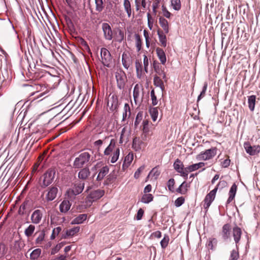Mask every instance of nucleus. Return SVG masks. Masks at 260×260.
I'll list each match as a JSON object with an SVG mask.
<instances>
[{"instance_id":"1","label":"nucleus","mask_w":260,"mask_h":260,"mask_svg":"<svg viewBox=\"0 0 260 260\" xmlns=\"http://www.w3.org/2000/svg\"><path fill=\"white\" fill-rule=\"evenodd\" d=\"M92 161L91 154L88 152H82L75 158L73 164V167L78 169L87 167L91 165Z\"/></svg>"},{"instance_id":"2","label":"nucleus","mask_w":260,"mask_h":260,"mask_svg":"<svg viewBox=\"0 0 260 260\" xmlns=\"http://www.w3.org/2000/svg\"><path fill=\"white\" fill-rule=\"evenodd\" d=\"M150 58L146 54L143 55V64L141 59H136L135 61V68L137 77L138 79L143 78L146 73H148V66Z\"/></svg>"},{"instance_id":"3","label":"nucleus","mask_w":260,"mask_h":260,"mask_svg":"<svg viewBox=\"0 0 260 260\" xmlns=\"http://www.w3.org/2000/svg\"><path fill=\"white\" fill-rule=\"evenodd\" d=\"M84 182L82 181H76L73 186L67 191L68 198L71 200L75 199L77 195L82 192L84 188Z\"/></svg>"},{"instance_id":"4","label":"nucleus","mask_w":260,"mask_h":260,"mask_svg":"<svg viewBox=\"0 0 260 260\" xmlns=\"http://www.w3.org/2000/svg\"><path fill=\"white\" fill-rule=\"evenodd\" d=\"M55 171L54 169H48L42 176L40 181V186L42 188H45L49 185L54 180Z\"/></svg>"},{"instance_id":"5","label":"nucleus","mask_w":260,"mask_h":260,"mask_svg":"<svg viewBox=\"0 0 260 260\" xmlns=\"http://www.w3.org/2000/svg\"><path fill=\"white\" fill-rule=\"evenodd\" d=\"M104 191L101 189L90 191V193L85 199V206L86 207H90L93 202L102 198L104 196Z\"/></svg>"},{"instance_id":"6","label":"nucleus","mask_w":260,"mask_h":260,"mask_svg":"<svg viewBox=\"0 0 260 260\" xmlns=\"http://www.w3.org/2000/svg\"><path fill=\"white\" fill-rule=\"evenodd\" d=\"M217 148L215 147L201 152L197 155V159L199 160H209L213 159L216 155Z\"/></svg>"},{"instance_id":"7","label":"nucleus","mask_w":260,"mask_h":260,"mask_svg":"<svg viewBox=\"0 0 260 260\" xmlns=\"http://www.w3.org/2000/svg\"><path fill=\"white\" fill-rule=\"evenodd\" d=\"M101 61L102 64L107 67L110 68L112 65V57L109 51L106 48L101 49Z\"/></svg>"},{"instance_id":"8","label":"nucleus","mask_w":260,"mask_h":260,"mask_svg":"<svg viewBox=\"0 0 260 260\" xmlns=\"http://www.w3.org/2000/svg\"><path fill=\"white\" fill-rule=\"evenodd\" d=\"M115 78L117 87L119 89H124L127 81L125 73L121 69H118L115 72Z\"/></svg>"},{"instance_id":"9","label":"nucleus","mask_w":260,"mask_h":260,"mask_svg":"<svg viewBox=\"0 0 260 260\" xmlns=\"http://www.w3.org/2000/svg\"><path fill=\"white\" fill-rule=\"evenodd\" d=\"M122 64L124 69L128 70L133 64V58L129 52H124L121 57Z\"/></svg>"},{"instance_id":"10","label":"nucleus","mask_w":260,"mask_h":260,"mask_svg":"<svg viewBox=\"0 0 260 260\" xmlns=\"http://www.w3.org/2000/svg\"><path fill=\"white\" fill-rule=\"evenodd\" d=\"M216 192V189H213L206 196L203 201V206L205 209H208L210 206L215 198Z\"/></svg>"},{"instance_id":"11","label":"nucleus","mask_w":260,"mask_h":260,"mask_svg":"<svg viewBox=\"0 0 260 260\" xmlns=\"http://www.w3.org/2000/svg\"><path fill=\"white\" fill-rule=\"evenodd\" d=\"M44 212L45 210L44 209L35 210L30 217L31 222L34 224H39L42 219Z\"/></svg>"},{"instance_id":"12","label":"nucleus","mask_w":260,"mask_h":260,"mask_svg":"<svg viewBox=\"0 0 260 260\" xmlns=\"http://www.w3.org/2000/svg\"><path fill=\"white\" fill-rule=\"evenodd\" d=\"M102 28L105 39L111 41L113 39V34L110 25L107 23H103L102 25Z\"/></svg>"},{"instance_id":"13","label":"nucleus","mask_w":260,"mask_h":260,"mask_svg":"<svg viewBox=\"0 0 260 260\" xmlns=\"http://www.w3.org/2000/svg\"><path fill=\"white\" fill-rule=\"evenodd\" d=\"M153 68L156 74L155 76H162V78L167 81L166 74L162 66L156 60L153 62Z\"/></svg>"},{"instance_id":"14","label":"nucleus","mask_w":260,"mask_h":260,"mask_svg":"<svg viewBox=\"0 0 260 260\" xmlns=\"http://www.w3.org/2000/svg\"><path fill=\"white\" fill-rule=\"evenodd\" d=\"M244 147L246 152L251 155H255L260 152L259 145L251 146L249 143H245Z\"/></svg>"},{"instance_id":"15","label":"nucleus","mask_w":260,"mask_h":260,"mask_svg":"<svg viewBox=\"0 0 260 260\" xmlns=\"http://www.w3.org/2000/svg\"><path fill=\"white\" fill-rule=\"evenodd\" d=\"M143 90L142 86L138 84L135 85L133 90V96L136 104L142 101V98L140 97L141 91Z\"/></svg>"},{"instance_id":"16","label":"nucleus","mask_w":260,"mask_h":260,"mask_svg":"<svg viewBox=\"0 0 260 260\" xmlns=\"http://www.w3.org/2000/svg\"><path fill=\"white\" fill-rule=\"evenodd\" d=\"M231 229V225L229 223L223 225L220 234L224 241H226L230 238Z\"/></svg>"},{"instance_id":"17","label":"nucleus","mask_w":260,"mask_h":260,"mask_svg":"<svg viewBox=\"0 0 260 260\" xmlns=\"http://www.w3.org/2000/svg\"><path fill=\"white\" fill-rule=\"evenodd\" d=\"M58 189L55 186H52L48 190V192L46 196V199L47 201H52L56 198L58 193Z\"/></svg>"},{"instance_id":"18","label":"nucleus","mask_w":260,"mask_h":260,"mask_svg":"<svg viewBox=\"0 0 260 260\" xmlns=\"http://www.w3.org/2000/svg\"><path fill=\"white\" fill-rule=\"evenodd\" d=\"M232 235L236 246H238V244L240 241L242 235V230L241 228L238 227L237 225L234 226L233 228Z\"/></svg>"},{"instance_id":"19","label":"nucleus","mask_w":260,"mask_h":260,"mask_svg":"<svg viewBox=\"0 0 260 260\" xmlns=\"http://www.w3.org/2000/svg\"><path fill=\"white\" fill-rule=\"evenodd\" d=\"M80 229L79 226H76L69 230H66L65 231H63L64 233L62 234V238L67 239L68 237L74 236L79 232Z\"/></svg>"},{"instance_id":"20","label":"nucleus","mask_w":260,"mask_h":260,"mask_svg":"<svg viewBox=\"0 0 260 260\" xmlns=\"http://www.w3.org/2000/svg\"><path fill=\"white\" fill-rule=\"evenodd\" d=\"M31 201L28 199H26L23 203L20 205L18 213L19 215H23L27 209L30 208Z\"/></svg>"},{"instance_id":"21","label":"nucleus","mask_w":260,"mask_h":260,"mask_svg":"<svg viewBox=\"0 0 260 260\" xmlns=\"http://www.w3.org/2000/svg\"><path fill=\"white\" fill-rule=\"evenodd\" d=\"M72 204L67 200H64L59 205V211L62 214L67 213L70 209Z\"/></svg>"},{"instance_id":"22","label":"nucleus","mask_w":260,"mask_h":260,"mask_svg":"<svg viewBox=\"0 0 260 260\" xmlns=\"http://www.w3.org/2000/svg\"><path fill=\"white\" fill-rule=\"evenodd\" d=\"M117 143V139H112L110 140V144L107 147V148L105 149L104 153L105 155H110L112 152L113 151L114 149L116 147V145Z\"/></svg>"},{"instance_id":"23","label":"nucleus","mask_w":260,"mask_h":260,"mask_svg":"<svg viewBox=\"0 0 260 260\" xmlns=\"http://www.w3.org/2000/svg\"><path fill=\"white\" fill-rule=\"evenodd\" d=\"M237 190V186L235 183H234L231 186L229 195V197L226 201V205L229 204L235 198Z\"/></svg>"},{"instance_id":"24","label":"nucleus","mask_w":260,"mask_h":260,"mask_svg":"<svg viewBox=\"0 0 260 260\" xmlns=\"http://www.w3.org/2000/svg\"><path fill=\"white\" fill-rule=\"evenodd\" d=\"M90 172L88 167H83L78 173V177L82 180H86L90 175Z\"/></svg>"},{"instance_id":"25","label":"nucleus","mask_w":260,"mask_h":260,"mask_svg":"<svg viewBox=\"0 0 260 260\" xmlns=\"http://www.w3.org/2000/svg\"><path fill=\"white\" fill-rule=\"evenodd\" d=\"M190 187V183H188L184 181L176 190V192L181 194H185L188 191V188Z\"/></svg>"},{"instance_id":"26","label":"nucleus","mask_w":260,"mask_h":260,"mask_svg":"<svg viewBox=\"0 0 260 260\" xmlns=\"http://www.w3.org/2000/svg\"><path fill=\"white\" fill-rule=\"evenodd\" d=\"M143 135H142V139L143 140H146L147 137L149 135V133L150 132V128L149 127V121L147 120H144L143 122Z\"/></svg>"},{"instance_id":"27","label":"nucleus","mask_w":260,"mask_h":260,"mask_svg":"<svg viewBox=\"0 0 260 260\" xmlns=\"http://www.w3.org/2000/svg\"><path fill=\"white\" fill-rule=\"evenodd\" d=\"M109 168L107 166H104L100 170L96 178L98 181H101L104 179L105 176L109 173Z\"/></svg>"},{"instance_id":"28","label":"nucleus","mask_w":260,"mask_h":260,"mask_svg":"<svg viewBox=\"0 0 260 260\" xmlns=\"http://www.w3.org/2000/svg\"><path fill=\"white\" fill-rule=\"evenodd\" d=\"M162 79V76H154L153 79L154 85L155 86L160 87L161 91H163L165 89V86Z\"/></svg>"},{"instance_id":"29","label":"nucleus","mask_w":260,"mask_h":260,"mask_svg":"<svg viewBox=\"0 0 260 260\" xmlns=\"http://www.w3.org/2000/svg\"><path fill=\"white\" fill-rule=\"evenodd\" d=\"M173 166L174 169L181 176L184 169L183 162L178 158L174 162Z\"/></svg>"},{"instance_id":"30","label":"nucleus","mask_w":260,"mask_h":260,"mask_svg":"<svg viewBox=\"0 0 260 260\" xmlns=\"http://www.w3.org/2000/svg\"><path fill=\"white\" fill-rule=\"evenodd\" d=\"M156 52L161 63L164 64L166 62V56L164 51L161 48H157Z\"/></svg>"},{"instance_id":"31","label":"nucleus","mask_w":260,"mask_h":260,"mask_svg":"<svg viewBox=\"0 0 260 260\" xmlns=\"http://www.w3.org/2000/svg\"><path fill=\"white\" fill-rule=\"evenodd\" d=\"M87 215L86 214H81L77 216L72 221L73 224H81L86 220Z\"/></svg>"},{"instance_id":"32","label":"nucleus","mask_w":260,"mask_h":260,"mask_svg":"<svg viewBox=\"0 0 260 260\" xmlns=\"http://www.w3.org/2000/svg\"><path fill=\"white\" fill-rule=\"evenodd\" d=\"M159 22L165 33L168 34L169 31L168 21L164 17H160L159 19Z\"/></svg>"},{"instance_id":"33","label":"nucleus","mask_w":260,"mask_h":260,"mask_svg":"<svg viewBox=\"0 0 260 260\" xmlns=\"http://www.w3.org/2000/svg\"><path fill=\"white\" fill-rule=\"evenodd\" d=\"M256 102V96L254 95H250L248 97V107L251 111H253L255 108Z\"/></svg>"},{"instance_id":"34","label":"nucleus","mask_w":260,"mask_h":260,"mask_svg":"<svg viewBox=\"0 0 260 260\" xmlns=\"http://www.w3.org/2000/svg\"><path fill=\"white\" fill-rule=\"evenodd\" d=\"M136 10H145L147 7L146 0H135Z\"/></svg>"},{"instance_id":"35","label":"nucleus","mask_w":260,"mask_h":260,"mask_svg":"<svg viewBox=\"0 0 260 260\" xmlns=\"http://www.w3.org/2000/svg\"><path fill=\"white\" fill-rule=\"evenodd\" d=\"M157 34L159 38V40L161 43V45L165 47L167 46V38L166 36L164 34L162 30H158Z\"/></svg>"},{"instance_id":"36","label":"nucleus","mask_w":260,"mask_h":260,"mask_svg":"<svg viewBox=\"0 0 260 260\" xmlns=\"http://www.w3.org/2000/svg\"><path fill=\"white\" fill-rule=\"evenodd\" d=\"M239 258V246H236L235 249H233L230 253L229 260H238Z\"/></svg>"},{"instance_id":"37","label":"nucleus","mask_w":260,"mask_h":260,"mask_svg":"<svg viewBox=\"0 0 260 260\" xmlns=\"http://www.w3.org/2000/svg\"><path fill=\"white\" fill-rule=\"evenodd\" d=\"M124 112L123 113V120H125L128 118L131 114V108L128 104L126 103L124 107Z\"/></svg>"},{"instance_id":"38","label":"nucleus","mask_w":260,"mask_h":260,"mask_svg":"<svg viewBox=\"0 0 260 260\" xmlns=\"http://www.w3.org/2000/svg\"><path fill=\"white\" fill-rule=\"evenodd\" d=\"M123 6L125 12H126L128 17L131 16L132 9L131 4L129 0H124Z\"/></svg>"},{"instance_id":"39","label":"nucleus","mask_w":260,"mask_h":260,"mask_svg":"<svg viewBox=\"0 0 260 260\" xmlns=\"http://www.w3.org/2000/svg\"><path fill=\"white\" fill-rule=\"evenodd\" d=\"M134 159V154L132 152L129 153L124 158L123 166H126L128 167Z\"/></svg>"},{"instance_id":"40","label":"nucleus","mask_w":260,"mask_h":260,"mask_svg":"<svg viewBox=\"0 0 260 260\" xmlns=\"http://www.w3.org/2000/svg\"><path fill=\"white\" fill-rule=\"evenodd\" d=\"M41 253V249L37 248L34 250L30 254V258L32 260L37 259Z\"/></svg>"},{"instance_id":"41","label":"nucleus","mask_w":260,"mask_h":260,"mask_svg":"<svg viewBox=\"0 0 260 260\" xmlns=\"http://www.w3.org/2000/svg\"><path fill=\"white\" fill-rule=\"evenodd\" d=\"M135 38L136 40V46L138 51H139L142 48V41L140 36L138 34H135Z\"/></svg>"},{"instance_id":"42","label":"nucleus","mask_w":260,"mask_h":260,"mask_svg":"<svg viewBox=\"0 0 260 260\" xmlns=\"http://www.w3.org/2000/svg\"><path fill=\"white\" fill-rule=\"evenodd\" d=\"M35 230V225L32 224H30L25 230L24 231L25 235L27 237H29L32 236L33 234L34 231Z\"/></svg>"},{"instance_id":"43","label":"nucleus","mask_w":260,"mask_h":260,"mask_svg":"<svg viewBox=\"0 0 260 260\" xmlns=\"http://www.w3.org/2000/svg\"><path fill=\"white\" fill-rule=\"evenodd\" d=\"M153 197L152 194L145 193L141 199V201L144 203L147 204L151 202L153 200Z\"/></svg>"},{"instance_id":"44","label":"nucleus","mask_w":260,"mask_h":260,"mask_svg":"<svg viewBox=\"0 0 260 260\" xmlns=\"http://www.w3.org/2000/svg\"><path fill=\"white\" fill-rule=\"evenodd\" d=\"M141 142L139 140L138 138H137V137L134 138L133 139L132 144L133 148L135 149L136 151L139 150L140 149H141Z\"/></svg>"},{"instance_id":"45","label":"nucleus","mask_w":260,"mask_h":260,"mask_svg":"<svg viewBox=\"0 0 260 260\" xmlns=\"http://www.w3.org/2000/svg\"><path fill=\"white\" fill-rule=\"evenodd\" d=\"M159 175L160 172L158 171V169L156 168H154L149 173L147 176V178H149L150 177H154V179H156Z\"/></svg>"},{"instance_id":"46","label":"nucleus","mask_w":260,"mask_h":260,"mask_svg":"<svg viewBox=\"0 0 260 260\" xmlns=\"http://www.w3.org/2000/svg\"><path fill=\"white\" fill-rule=\"evenodd\" d=\"M120 154V149L119 147L116 148L114 150L113 155L111 159V162L112 163L115 162L118 159L119 156Z\"/></svg>"},{"instance_id":"47","label":"nucleus","mask_w":260,"mask_h":260,"mask_svg":"<svg viewBox=\"0 0 260 260\" xmlns=\"http://www.w3.org/2000/svg\"><path fill=\"white\" fill-rule=\"evenodd\" d=\"M169 241V236L168 235H165L163 239L160 241V245L162 249H165L168 246Z\"/></svg>"},{"instance_id":"48","label":"nucleus","mask_w":260,"mask_h":260,"mask_svg":"<svg viewBox=\"0 0 260 260\" xmlns=\"http://www.w3.org/2000/svg\"><path fill=\"white\" fill-rule=\"evenodd\" d=\"M171 5L174 10L179 11L181 7V1L180 0H171Z\"/></svg>"},{"instance_id":"49","label":"nucleus","mask_w":260,"mask_h":260,"mask_svg":"<svg viewBox=\"0 0 260 260\" xmlns=\"http://www.w3.org/2000/svg\"><path fill=\"white\" fill-rule=\"evenodd\" d=\"M96 5L95 10L99 12H101L104 9V2L103 0H95Z\"/></svg>"},{"instance_id":"50","label":"nucleus","mask_w":260,"mask_h":260,"mask_svg":"<svg viewBox=\"0 0 260 260\" xmlns=\"http://www.w3.org/2000/svg\"><path fill=\"white\" fill-rule=\"evenodd\" d=\"M205 164L204 162H200L197 164H194L191 165L189 166L190 167L191 171H192V172H193V171L198 170L200 168L203 167L204 166H205Z\"/></svg>"},{"instance_id":"51","label":"nucleus","mask_w":260,"mask_h":260,"mask_svg":"<svg viewBox=\"0 0 260 260\" xmlns=\"http://www.w3.org/2000/svg\"><path fill=\"white\" fill-rule=\"evenodd\" d=\"M175 183V180L173 178H171L167 182V186L168 187V189L171 192H174V185Z\"/></svg>"},{"instance_id":"52","label":"nucleus","mask_w":260,"mask_h":260,"mask_svg":"<svg viewBox=\"0 0 260 260\" xmlns=\"http://www.w3.org/2000/svg\"><path fill=\"white\" fill-rule=\"evenodd\" d=\"M207 83H205L202 89V91H201V93L198 97V102L205 96L206 92L207 89Z\"/></svg>"},{"instance_id":"53","label":"nucleus","mask_w":260,"mask_h":260,"mask_svg":"<svg viewBox=\"0 0 260 260\" xmlns=\"http://www.w3.org/2000/svg\"><path fill=\"white\" fill-rule=\"evenodd\" d=\"M151 118L153 121H155L158 116V110L156 108H153L150 110Z\"/></svg>"},{"instance_id":"54","label":"nucleus","mask_w":260,"mask_h":260,"mask_svg":"<svg viewBox=\"0 0 260 260\" xmlns=\"http://www.w3.org/2000/svg\"><path fill=\"white\" fill-rule=\"evenodd\" d=\"M61 231V228L60 226H58L56 228H54L52 234L51 235V239L52 240L54 239L56 236H57L59 233Z\"/></svg>"},{"instance_id":"55","label":"nucleus","mask_w":260,"mask_h":260,"mask_svg":"<svg viewBox=\"0 0 260 260\" xmlns=\"http://www.w3.org/2000/svg\"><path fill=\"white\" fill-rule=\"evenodd\" d=\"M217 240L216 238H212L208 241V246L212 250L217 245Z\"/></svg>"},{"instance_id":"56","label":"nucleus","mask_w":260,"mask_h":260,"mask_svg":"<svg viewBox=\"0 0 260 260\" xmlns=\"http://www.w3.org/2000/svg\"><path fill=\"white\" fill-rule=\"evenodd\" d=\"M45 237V233L44 232L42 231L38 238L36 240V244L37 245H39L42 244V242L43 241Z\"/></svg>"},{"instance_id":"57","label":"nucleus","mask_w":260,"mask_h":260,"mask_svg":"<svg viewBox=\"0 0 260 260\" xmlns=\"http://www.w3.org/2000/svg\"><path fill=\"white\" fill-rule=\"evenodd\" d=\"M228 185V183L225 180H220L218 183L217 184V185L215 186L214 189H216V191H217L218 189L219 188L220 189L225 187Z\"/></svg>"},{"instance_id":"58","label":"nucleus","mask_w":260,"mask_h":260,"mask_svg":"<svg viewBox=\"0 0 260 260\" xmlns=\"http://www.w3.org/2000/svg\"><path fill=\"white\" fill-rule=\"evenodd\" d=\"M185 202V198L183 197H180L178 198L175 201V205L177 207H179L181 206L182 204H184Z\"/></svg>"},{"instance_id":"59","label":"nucleus","mask_w":260,"mask_h":260,"mask_svg":"<svg viewBox=\"0 0 260 260\" xmlns=\"http://www.w3.org/2000/svg\"><path fill=\"white\" fill-rule=\"evenodd\" d=\"M63 244L62 243L57 244L54 248H53L51 251V254L54 255L58 251L60 250V249L63 246Z\"/></svg>"},{"instance_id":"60","label":"nucleus","mask_w":260,"mask_h":260,"mask_svg":"<svg viewBox=\"0 0 260 260\" xmlns=\"http://www.w3.org/2000/svg\"><path fill=\"white\" fill-rule=\"evenodd\" d=\"M145 166L144 165H143L139 167L134 174L135 178L138 179L140 176L141 173L145 169Z\"/></svg>"},{"instance_id":"61","label":"nucleus","mask_w":260,"mask_h":260,"mask_svg":"<svg viewBox=\"0 0 260 260\" xmlns=\"http://www.w3.org/2000/svg\"><path fill=\"white\" fill-rule=\"evenodd\" d=\"M79 42L80 43V45L84 47V48L88 51H90L89 47L87 44V43L86 41H85L83 38H80L79 40Z\"/></svg>"},{"instance_id":"62","label":"nucleus","mask_w":260,"mask_h":260,"mask_svg":"<svg viewBox=\"0 0 260 260\" xmlns=\"http://www.w3.org/2000/svg\"><path fill=\"white\" fill-rule=\"evenodd\" d=\"M190 172H192V171H191V169L189 166L186 168L184 167L183 171L181 176L184 177L185 179H186L187 178L188 173Z\"/></svg>"},{"instance_id":"63","label":"nucleus","mask_w":260,"mask_h":260,"mask_svg":"<svg viewBox=\"0 0 260 260\" xmlns=\"http://www.w3.org/2000/svg\"><path fill=\"white\" fill-rule=\"evenodd\" d=\"M162 13L163 16L167 18H170L172 15V14L168 11L164 5L162 6Z\"/></svg>"},{"instance_id":"64","label":"nucleus","mask_w":260,"mask_h":260,"mask_svg":"<svg viewBox=\"0 0 260 260\" xmlns=\"http://www.w3.org/2000/svg\"><path fill=\"white\" fill-rule=\"evenodd\" d=\"M150 94L152 100V104L153 106L156 105L158 103V101L157 100L156 96L155 94V92L153 89L151 91Z\"/></svg>"}]
</instances>
